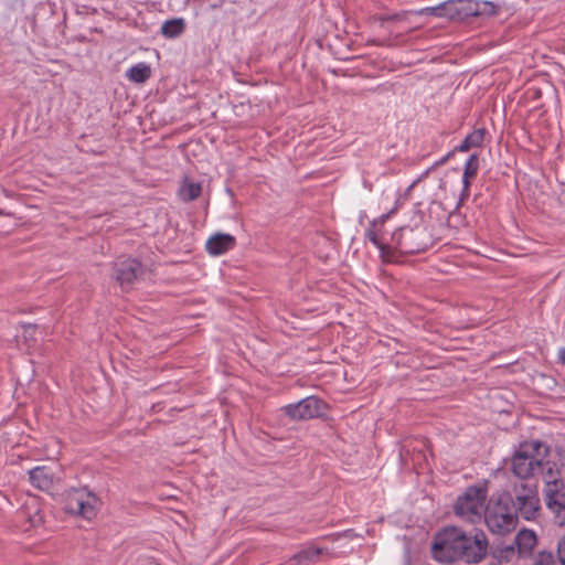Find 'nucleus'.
Returning <instances> with one entry per match:
<instances>
[{
    "instance_id": "nucleus-1",
    "label": "nucleus",
    "mask_w": 565,
    "mask_h": 565,
    "mask_svg": "<svg viewBox=\"0 0 565 565\" xmlns=\"http://www.w3.org/2000/svg\"><path fill=\"white\" fill-rule=\"evenodd\" d=\"M487 551L484 532L477 531L469 536L457 526H448L438 532L431 546L433 556L439 563H479L487 555Z\"/></svg>"
},
{
    "instance_id": "nucleus-22",
    "label": "nucleus",
    "mask_w": 565,
    "mask_h": 565,
    "mask_svg": "<svg viewBox=\"0 0 565 565\" xmlns=\"http://www.w3.org/2000/svg\"><path fill=\"white\" fill-rule=\"evenodd\" d=\"M516 542L524 548H532L536 542L535 533L531 530L520 531L516 536Z\"/></svg>"
},
{
    "instance_id": "nucleus-7",
    "label": "nucleus",
    "mask_w": 565,
    "mask_h": 565,
    "mask_svg": "<svg viewBox=\"0 0 565 565\" xmlns=\"http://www.w3.org/2000/svg\"><path fill=\"white\" fill-rule=\"evenodd\" d=\"M396 209L395 206L390 212L373 220L365 230V236L380 250V255L384 259H388L393 254L392 234L384 230V224L395 213Z\"/></svg>"
},
{
    "instance_id": "nucleus-12",
    "label": "nucleus",
    "mask_w": 565,
    "mask_h": 565,
    "mask_svg": "<svg viewBox=\"0 0 565 565\" xmlns=\"http://www.w3.org/2000/svg\"><path fill=\"white\" fill-rule=\"evenodd\" d=\"M141 273V264L137 259H126L117 264L116 280L121 288L129 287Z\"/></svg>"
},
{
    "instance_id": "nucleus-24",
    "label": "nucleus",
    "mask_w": 565,
    "mask_h": 565,
    "mask_svg": "<svg viewBox=\"0 0 565 565\" xmlns=\"http://www.w3.org/2000/svg\"><path fill=\"white\" fill-rule=\"evenodd\" d=\"M557 554L562 565H565V537L557 544Z\"/></svg>"
},
{
    "instance_id": "nucleus-20",
    "label": "nucleus",
    "mask_w": 565,
    "mask_h": 565,
    "mask_svg": "<svg viewBox=\"0 0 565 565\" xmlns=\"http://www.w3.org/2000/svg\"><path fill=\"white\" fill-rule=\"evenodd\" d=\"M201 193L202 185L200 183L184 182L180 188V196L185 202L198 199Z\"/></svg>"
},
{
    "instance_id": "nucleus-26",
    "label": "nucleus",
    "mask_w": 565,
    "mask_h": 565,
    "mask_svg": "<svg viewBox=\"0 0 565 565\" xmlns=\"http://www.w3.org/2000/svg\"><path fill=\"white\" fill-rule=\"evenodd\" d=\"M558 358L565 364V348L559 349Z\"/></svg>"
},
{
    "instance_id": "nucleus-28",
    "label": "nucleus",
    "mask_w": 565,
    "mask_h": 565,
    "mask_svg": "<svg viewBox=\"0 0 565 565\" xmlns=\"http://www.w3.org/2000/svg\"><path fill=\"white\" fill-rule=\"evenodd\" d=\"M19 515H20V516H22V518H24V516H25V513H24V512H21Z\"/></svg>"
},
{
    "instance_id": "nucleus-4",
    "label": "nucleus",
    "mask_w": 565,
    "mask_h": 565,
    "mask_svg": "<svg viewBox=\"0 0 565 565\" xmlns=\"http://www.w3.org/2000/svg\"><path fill=\"white\" fill-rule=\"evenodd\" d=\"M511 507L518 516L526 521L539 516L541 502L535 480H519L514 483Z\"/></svg>"
},
{
    "instance_id": "nucleus-17",
    "label": "nucleus",
    "mask_w": 565,
    "mask_h": 565,
    "mask_svg": "<svg viewBox=\"0 0 565 565\" xmlns=\"http://www.w3.org/2000/svg\"><path fill=\"white\" fill-rule=\"evenodd\" d=\"M546 505L555 514L556 522L565 527V491L546 499Z\"/></svg>"
},
{
    "instance_id": "nucleus-6",
    "label": "nucleus",
    "mask_w": 565,
    "mask_h": 565,
    "mask_svg": "<svg viewBox=\"0 0 565 565\" xmlns=\"http://www.w3.org/2000/svg\"><path fill=\"white\" fill-rule=\"evenodd\" d=\"M98 505L97 495L86 487L71 489L65 494V511L85 520H93L97 515Z\"/></svg>"
},
{
    "instance_id": "nucleus-2",
    "label": "nucleus",
    "mask_w": 565,
    "mask_h": 565,
    "mask_svg": "<svg viewBox=\"0 0 565 565\" xmlns=\"http://www.w3.org/2000/svg\"><path fill=\"white\" fill-rule=\"evenodd\" d=\"M548 447L536 439L519 445L511 458V470L519 480H533L537 475L542 457H547Z\"/></svg>"
},
{
    "instance_id": "nucleus-10",
    "label": "nucleus",
    "mask_w": 565,
    "mask_h": 565,
    "mask_svg": "<svg viewBox=\"0 0 565 565\" xmlns=\"http://www.w3.org/2000/svg\"><path fill=\"white\" fill-rule=\"evenodd\" d=\"M324 408L323 403L316 396H308L301 401L284 406L282 412L295 420H305L318 417Z\"/></svg>"
},
{
    "instance_id": "nucleus-9",
    "label": "nucleus",
    "mask_w": 565,
    "mask_h": 565,
    "mask_svg": "<svg viewBox=\"0 0 565 565\" xmlns=\"http://www.w3.org/2000/svg\"><path fill=\"white\" fill-rule=\"evenodd\" d=\"M459 4L461 7H458V3L455 1H445L434 7L423 8L418 11V14L452 19L456 15H460L462 12L473 15L479 13V4L477 2L468 1L459 2Z\"/></svg>"
},
{
    "instance_id": "nucleus-8",
    "label": "nucleus",
    "mask_w": 565,
    "mask_h": 565,
    "mask_svg": "<svg viewBox=\"0 0 565 565\" xmlns=\"http://www.w3.org/2000/svg\"><path fill=\"white\" fill-rule=\"evenodd\" d=\"M425 233L422 226H402L392 233L393 252L399 250L402 253L414 254L424 250L427 247L425 242H419L418 238Z\"/></svg>"
},
{
    "instance_id": "nucleus-14",
    "label": "nucleus",
    "mask_w": 565,
    "mask_h": 565,
    "mask_svg": "<svg viewBox=\"0 0 565 565\" xmlns=\"http://www.w3.org/2000/svg\"><path fill=\"white\" fill-rule=\"evenodd\" d=\"M29 479L35 488L42 491H49L53 487L54 475L50 468L39 466L29 471Z\"/></svg>"
},
{
    "instance_id": "nucleus-23",
    "label": "nucleus",
    "mask_w": 565,
    "mask_h": 565,
    "mask_svg": "<svg viewBox=\"0 0 565 565\" xmlns=\"http://www.w3.org/2000/svg\"><path fill=\"white\" fill-rule=\"evenodd\" d=\"M28 521H29V526L25 527V530H29L31 527H36L42 524L43 518H42L38 507L34 508L33 513H30L28 515Z\"/></svg>"
},
{
    "instance_id": "nucleus-5",
    "label": "nucleus",
    "mask_w": 565,
    "mask_h": 565,
    "mask_svg": "<svg viewBox=\"0 0 565 565\" xmlns=\"http://www.w3.org/2000/svg\"><path fill=\"white\" fill-rule=\"evenodd\" d=\"M487 491L481 487H469L458 497L454 512L462 521L476 523L486 512Z\"/></svg>"
},
{
    "instance_id": "nucleus-15",
    "label": "nucleus",
    "mask_w": 565,
    "mask_h": 565,
    "mask_svg": "<svg viewBox=\"0 0 565 565\" xmlns=\"http://www.w3.org/2000/svg\"><path fill=\"white\" fill-rule=\"evenodd\" d=\"M479 169V159L476 153L469 156L463 166V174H462V191L460 194V200L468 199L470 194V183L471 179L477 175Z\"/></svg>"
},
{
    "instance_id": "nucleus-27",
    "label": "nucleus",
    "mask_w": 565,
    "mask_h": 565,
    "mask_svg": "<svg viewBox=\"0 0 565 565\" xmlns=\"http://www.w3.org/2000/svg\"><path fill=\"white\" fill-rule=\"evenodd\" d=\"M392 19H397V15H393V17L390 15V17L385 18L384 20H392Z\"/></svg>"
},
{
    "instance_id": "nucleus-18",
    "label": "nucleus",
    "mask_w": 565,
    "mask_h": 565,
    "mask_svg": "<svg viewBox=\"0 0 565 565\" xmlns=\"http://www.w3.org/2000/svg\"><path fill=\"white\" fill-rule=\"evenodd\" d=\"M483 139L484 129H476L468 134L462 142L454 149V151L467 152L472 148H479L482 146Z\"/></svg>"
},
{
    "instance_id": "nucleus-21",
    "label": "nucleus",
    "mask_w": 565,
    "mask_h": 565,
    "mask_svg": "<svg viewBox=\"0 0 565 565\" xmlns=\"http://www.w3.org/2000/svg\"><path fill=\"white\" fill-rule=\"evenodd\" d=\"M322 554V548L317 546H309L302 551H300L298 554L295 555V559L299 564H306L309 562H315L319 558V556Z\"/></svg>"
},
{
    "instance_id": "nucleus-13",
    "label": "nucleus",
    "mask_w": 565,
    "mask_h": 565,
    "mask_svg": "<svg viewBox=\"0 0 565 565\" xmlns=\"http://www.w3.org/2000/svg\"><path fill=\"white\" fill-rule=\"evenodd\" d=\"M236 239L231 234L217 233L212 235L205 244L210 255L220 256L234 248Z\"/></svg>"
},
{
    "instance_id": "nucleus-19",
    "label": "nucleus",
    "mask_w": 565,
    "mask_h": 565,
    "mask_svg": "<svg viewBox=\"0 0 565 565\" xmlns=\"http://www.w3.org/2000/svg\"><path fill=\"white\" fill-rule=\"evenodd\" d=\"M185 30V21L182 18L167 20L161 26V34L167 39L180 36Z\"/></svg>"
},
{
    "instance_id": "nucleus-11",
    "label": "nucleus",
    "mask_w": 565,
    "mask_h": 565,
    "mask_svg": "<svg viewBox=\"0 0 565 565\" xmlns=\"http://www.w3.org/2000/svg\"><path fill=\"white\" fill-rule=\"evenodd\" d=\"M537 473L542 476L545 483V500L565 492V483L556 462L551 461L547 457H542Z\"/></svg>"
},
{
    "instance_id": "nucleus-3",
    "label": "nucleus",
    "mask_w": 565,
    "mask_h": 565,
    "mask_svg": "<svg viewBox=\"0 0 565 565\" xmlns=\"http://www.w3.org/2000/svg\"><path fill=\"white\" fill-rule=\"evenodd\" d=\"M512 494L504 492L492 498L484 512V522L493 534L504 536L513 532L518 524V514L511 507Z\"/></svg>"
},
{
    "instance_id": "nucleus-25",
    "label": "nucleus",
    "mask_w": 565,
    "mask_h": 565,
    "mask_svg": "<svg viewBox=\"0 0 565 565\" xmlns=\"http://www.w3.org/2000/svg\"><path fill=\"white\" fill-rule=\"evenodd\" d=\"M454 152L455 151H449L448 153H446L443 158H440L437 161V163L435 166L447 162L449 160V158L452 156Z\"/></svg>"
},
{
    "instance_id": "nucleus-16",
    "label": "nucleus",
    "mask_w": 565,
    "mask_h": 565,
    "mask_svg": "<svg viewBox=\"0 0 565 565\" xmlns=\"http://www.w3.org/2000/svg\"><path fill=\"white\" fill-rule=\"evenodd\" d=\"M151 76V67L145 62L137 63L126 71V77L137 84L145 83Z\"/></svg>"
}]
</instances>
